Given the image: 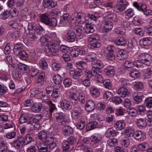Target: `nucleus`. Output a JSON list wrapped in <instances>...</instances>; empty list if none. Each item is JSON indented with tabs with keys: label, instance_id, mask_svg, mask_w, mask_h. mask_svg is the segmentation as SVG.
I'll list each match as a JSON object with an SVG mask.
<instances>
[{
	"label": "nucleus",
	"instance_id": "obj_57",
	"mask_svg": "<svg viewBox=\"0 0 152 152\" xmlns=\"http://www.w3.org/2000/svg\"><path fill=\"white\" fill-rule=\"evenodd\" d=\"M7 88L4 85L0 84V95H2L7 92Z\"/></svg>",
	"mask_w": 152,
	"mask_h": 152
},
{
	"label": "nucleus",
	"instance_id": "obj_27",
	"mask_svg": "<svg viewBox=\"0 0 152 152\" xmlns=\"http://www.w3.org/2000/svg\"><path fill=\"white\" fill-rule=\"evenodd\" d=\"M152 42V39L150 37L144 38L140 41L141 44L144 46H147L150 45Z\"/></svg>",
	"mask_w": 152,
	"mask_h": 152
},
{
	"label": "nucleus",
	"instance_id": "obj_36",
	"mask_svg": "<svg viewBox=\"0 0 152 152\" xmlns=\"http://www.w3.org/2000/svg\"><path fill=\"white\" fill-rule=\"evenodd\" d=\"M27 37L28 39L31 41L35 40L37 38L35 35L34 31H29V33L27 35Z\"/></svg>",
	"mask_w": 152,
	"mask_h": 152
},
{
	"label": "nucleus",
	"instance_id": "obj_31",
	"mask_svg": "<svg viewBox=\"0 0 152 152\" xmlns=\"http://www.w3.org/2000/svg\"><path fill=\"white\" fill-rule=\"evenodd\" d=\"M117 133V132L115 130L109 129L107 130L105 133V135L107 137H114L116 136Z\"/></svg>",
	"mask_w": 152,
	"mask_h": 152
},
{
	"label": "nucleus",
	"instance_id": "obj_62",
	"mask_svg": "<svg viewBox=\"0 0 152 152\" xmlns=\"http://www.w3.org/2000/svg\"><path fill=\"white\" fill-rule=\"evenodd\" d=\"M144 63V62H143V61H142L140 60H139L134 61L133 62V64L135 67L139 68L142 66Z\"/></svg>",
	"mask_w": 152,
	"mask_h": 152
},
{
	"label": "nucleus",
	"instance_id": "obj_48",
	"mask_svg": "<svg viewBox=\"0 0 152 152\" xmlns=\"http://www.w3.org/2000/svg\"><path fill=\"white\" fill-rule=\"evenodd\" d=\"M133 32L137 35L142 37L144 34V32L141 28H136L133 30Z\"/></svg>",
	"mask_w": 152,
	"mask_h": 152
},
{
	"label": "nucleus",
	"instance_id": "obj_47",
	"mask_svg": "<svg viewBox=\"0 0 152 152\" xmlns=\"http://www.w3.org/2000/svg\"><path fill=\"white\" fill-rule=\"evenodd\" d=\"M148 145L147 143L144 142L138 145V149L141 151H146L148 147Z\"/></svg>",
	"mask_w": 152,
	"mask_h": 152
},
{
	"label": "nucleus",
	"instance_id": "obj_44",
	"mask_svg": "<svg viewBox=\"0 0 152 152\" xmlns=\"http://www.w3.org/2000/svg\"><path fill=\"white\" fill-rule=\"evenodd\" d=\"M127 5L126 4H117L115 8L118 12H121L125 10Z\"/></svg>",
	"mask_w": 152,
	"mask_h": 152
},
{
	"label": "nucleus",
	"instance_id": "obj_12",
	"mask_svg": "<svg viewBox=\"0 0 152 152\" xmlns=\"http://www.w3.org/2000/svg\"><path fill=\"white\" fill-rule=\"evenodd\" d=\"M23 46L20 43H17L15 45L13 52L14 54L16 56L19 55L20 53L23 50Z\"/></svg>",
	"mask_w": 152,
	"mask_h": 152
},
{
	"label": "nucleus",
	"instance_id": "obj_42",
	"mask_svg": "<svg viewBox=\"0 0 152 152\" xmlns=\"http://www.w3.org/2000/svg\"><path fill=\"white\" fill-rule=\"evenodd\" d=\"M76 65L78 69L81 70L84 69L86 66V64L83 61L77 62Z\"/></svg>",
	"mask_w": 152,
	"mask_h": 152
},
{
	"label": "nucleus",
	"instance_id": "obj_7",
	"mask_svg": "<svg viewBox=\"0 0 152 152\" xmlns=\"http://www.w3.org/2000/svg\"><path fill=\"white\" fill-rule=\"evenodd\" d=\"M23 140V137H20L17 140H14L12 142V144L16 148L20 149L22 148L23 145H25Z\"/></svg>",
	"mask_w": 152,
	"mask_h": 152
},
{
	"label": "nucleus",
	"instance_id": "obj_59",
	"mask_svg": "<svg viewBox=\"0 0 152 152\" xmlns=\"http://www.w3.org/2000/svg\"><path fill=\"white\" fill-rule=\"evenodd\" d=\"M145 103L146 106L149 108L152 107V98L150 97L145 99Z\"/></svg>",
	"mask_w": 152,
	"mask_h": 152
},
{
	"label": "nucleus",
	"instance_id": "obj_28",
	"mask_svg": "<svg viewBox=\"0 0 152 152\" xmlns=\"http://www.w3.org/2000/svg\"><path fill=\"white\" fill-rule=\"evenodd\" d=\"M38 137L40 140L43 142L48 141L47 140L48 136L47 133L43 131L40 132L38 134Z\"/></svg>",
	"mask_w": 152,
	"mask_h": 152
},
{
	"label": "nucleus",
	"instance_id": "obj_11",
	"mask_svg": "<svg viewBox=\"0 0 152 152\" xmlns=\"http://www.w3.org/2000/svg\"><path fill=\"white\" fill-rule=\"evenodd\" d=\"M134 135V138L137 140L142 141L145 138V134L140 131H135Z\"/></svg>",
	"mask_w": 152,
	"mask_h": 152
},
{
	"label": "nucleus",
	"instance_id": "obj_37",
	"mask_svg": "<svg viewBox=\"0 0 152 152\" xmlns=\"http://www.w3.org/2000/svg\"><path fill=\"white\" fill-rule=\"evenodd\" d=\"M90 92L92 96L95 98L98 97L99 96V92L97 88H91Z\"/></svg>",
	"mask_w": 152,
	"mask_h": 152
},
{
	"label": "nucleus",
	"instance_id": "obj_25",
	"mask_svg": "<svg viewBox=\"0 0 152 152\" xmlns=\"http://www.w3.org/2000/svg\"><path fill=\"white\" fill-rule=\"evenodd\" d=\"M104 71L107 75L112 77L115 74V72L113 67L111 66H107L104 69Z\"/></svg>",
	"mask_w": 152,
	"mask_h": 152
},
{
	"label": "nucleus",
	"instance_id": "obj_29",
	"mask_svg": "<svg viewBox=\"0 0 152 152\" xmlns=\"http://www.w3.org/2000/svg\"><path fill=\"white\" fill-rule=\"evenodd\" d=\"M98 123L96 121H93L88 123L86 126V129L87 131H89L97 127Z\"/></svg>",
	"mask_w": 152,
	"mask_h": 152
},
{
	"label": "nucleus",
	"instance_id": "obj_60",
	"mask_svg": "<svg viewBox=\"0 0 152 152\" xmlns=\"http://www.w3.org/2000/svg\"><path fill=\"white\" fill-rule=\"evenodd\" d=\"M67 70H68V72L69 76L72 73V72H73L75 70L72 64L71 63H67Z\"/></svg>",
	"mask_w": 152,
	"mask_h": 152
},
{
	"label": "nucleus",
	"instance_id": "obj_32",
	"mask_svg": "<svg viewBox=\"0 0 152 152\" xmlns=\"http://www.w3.org/2000/svg\"><path fill=\"white\" fill-rule=\"evenodd\" d=\"M96 55L94 53H91L85 57V59L89 61H91L92 63L93 61L96 59Z\"/></svg>",
	"mask_w": 152,
	"mask_h": 152
},
{
	"label": "nucleus",
	"instance_id": "obj_4",
	"mask_svg": "<svg viewBox=\"0 0 152 152\" xmlns=\"http://www.w3.org/2000/svg\"><path fill=\"white\" fill-rule=\"evenodd\" d=\"M151 58L150 55L146 53H141L138 56V59L144 62V64L146 65H148L150 64L151 60Z\"/></svg>",
	"mask_w": 152,
	"mask_h": 152
},
{
	"label": "nucleus",
	"instance_id": "obj_14",
	"mask_svg": "<svg viewBox=\"0 0 152 152\" xmlns=\"http://www.w3.org/2000/svg\"><path fill=\"white\" fill-rule=\"evenodd\" d=\"M114 42L118 46H124L126 43V39L123 37H117Z\"/></svg>",
	"mask_w": 152,
	"mask_h": 152
},
{
	"label": "nucleus",
	"instance_id": "obj_13",
	"mask_svg": "<svg viewBox=\"0 0 152 152\" xmlns=\"http://www.w3.org/2000/svg\"><path fill=\"white\" fill-rule=\"evenodd\" d=\"M85 108L87 111H91L95 108V104L92 100H88L86 103Z\"/></svg>",
	"mask_w": 152,
	"mask_h": 152
},
{
	"label": "nucleus",
	"instance_id": "obj_52",
	"mask_svg": "<svg viewBox=\"0 0 152 152\" xmlns=\"http://www.w3.org/2000/svg\"><path fill=\"white\" fill-rule=\"evenodd\" d=\"M124 13L126 16V18H129L133 16L134 14V10L132 9H130L125 11Z\"/></svg>",
	"mask_w": 152,
	"mask_h": 152
},
{
	"label": "nucleus",
	"instance_id": "obj_9",
	"mask_svg": "<svg viewBox=\"0 0 152 152\" xmlns=\"http://www.w3.org/2000/svg\"><path fill=\"white\" fill-rule=\"evenodd\" d=\"M105 21L104 26L102 29V32L103 33L109 32L113 28V22L107 19H105Z\"/></svg>",
	"mask_w": 152,
	"mask_h": 152
},
{
	"label": "nucleus",
	"instance_id": "obj_16",
	"mask_svg": "<svg viewBox=\"0 0 152 152\" xmlns=\"http://www.w3.org/2000/svg\"><path fill=\"white\" fill-rule=\"evenodd\" d=\"M132 96L134 100L137 103L141 102L143 97V96L142 95L141 93L137 92H134L132 95Z\"/></svg>",
	"mask_w": 152,
	"mask_h": 152
},
{
	"label": "nucleus",
	"instance_id": "obj_40",
	"mask_svg": "<svg viewBox=\"0 0 152 152\" xmlns=\"http://www.w3.org/2000/svg\"><path fill=\"white\" fill-rule=\"evenodd\" d=\"M54 83L57 85H59L61 82L63 78L59 75H55L53 77Z\"/></svg>",
	"mask_w": 152,
	"mask_h": 152
},
{
	"label": "nucleus",
	"instance_id": "obj_34",
	"mask_svg": "<svg viewBox=\"0 0 152 152\" xmlns=\"http://www.w3.org/2000/svg\"><path fill=\"white\" fill-rule=\"evenodd\" d=\"M39 66L41 68L44 70H46L48 68L47 62L44 58H42L39 61Z\"/></svg>",
	"mask_w": 152,
	"mask_h": 152
},
{
	"label": "nucleus",
	"instance_id": "obj_23",
	"mask_svg": "<svg viewBox=\"0 0 152 152\" xmlns=\"http://www.w3.org/2000/svg\"><path fill=\"white\" fill-rule=\"evenodd\" d=\"M45 54L47 56H50L53 53H56L58 51L57 48H51L49 46H45Z\"/></svg>",
	"mask_w": 152,
	"mask_h": 152
},
{
	"label": "nucleus",
	"instance_id": "obj_54",
	"mask_svg": "<svg viewBox=\"0 0 152 152\" xmlns=\"http://www.w3.org/2000/svg\"><path fill=\"white\" fill-rule=\"evenodd\" d=\"M109 145L111 147H114L118 144V141L115 138L111 139L107 141Z\"/></svg>",
	"mask_w": 152,
	"mask_h": 152
},
{
	"label": "nucleus",
	"instance_id": "obj_43",
	"mask_svg": "<svg viewBox=\"0 0 152 152\" xmlns=\"http://www.w3.org/2000/svg\"><path fill=\"white\" fill-rule=\"evenodd\" d=\"M33 141L32 137L31 135H30L29 134H28L26 136L25 138H24L23 140L24 143L25 145H26L28 144L31 142Z\"/></svg>",
	"mask_w": 152,
	"mask_h": 152
},
{
	"label": "nucleus",
	"instance_id": "obj_64",
	"mask_svg": "<svg viewBox=\"0 0 152 152\" xmlns=\"http://www.w3.org/2000/svg\"><path fill=\"white\" fill-rule=\"evenodd\" d=\"M144 31L146 33L152 36V26H146L144 27Z\"/></svg>",
	"mask_w": 152,
	"mask_h": 152
},
{
	"label": "nucleus",
	"instance_id": "obj_50",
	"mask_svg": "<svg viewBox=\"0 0 152 152\" xmlns=\"http://www.w3.org/2000/svg\"><path fill=\"white\" fill-rule=\"evenodd\" d=\"M79 49L78 48H74L70 51L69 54L71 56L73 57H77L79 55Z\"/></svg>",
	"mask_w": 152,
	"mask_h": 152
},
{
	"label": "nucleus",
	"instance_id": "obj_63",
	"mask_svg": "<svg viewBox=\"0 0 152 152\" xmlns=\"http://www.w3.org/2000/svg\"><path fill=\"white\" fill-rule=\"evenodd\" d=\"M37 25L35 23H29L28 25V29L29 31H32L36 30L37 28Z\"/></svg>",
	"mask_w": 152,
	"mask_h": 152
},
{
	"label": "nucleus",
	"instance_id": "obj_15",
	"mask_svg": "<svg viewBox=\"0 0 152 152\" xmlns=\"http://www.w3.org/2000/svg\"><path fill=\"white\" fill-rule=\"evenodd\" d=\"M44 107L42 104L40 103H36L34 104L32 106L31 110L34 112L38 113L42 110Z\"/></svg>",
	"mask_w": 152,
	"mask_h": 152
},
{
	"label": "nucleus",
	"instance_id": "obj_1",
	"mask_svg": "<svg viewBox=\"0 0 152 152\" xmlns=\"http://www.w3.org/2000/svg\"><path fill=\"white\" fill-rule=\"evenodd\" d=\"M67 29L72 28L75 21L78 23L83 22L85 18V15L82 12L75 13L70 16L67 13Z\"/></svg>",
	"mask_w": 152,
	"mask_h": 152
},
{
	"label": "nucleus",
	"instance_id": "obj_24",
	"mask_svg": "<svg viewBox=\"0 0 152 152\" xmlns=\"http://www.w3.org/2000/svg\"><path fill=\"white\" fill-rule=\"evenodd\" d=\"M37 147L39 152H47L48 148V145L42 142L38 144Z\"/></svg>",
	"mask_w": 152,
	"mask_h": 152
},
{
	"label": "nucleus",
	"instance_id": "obj_20",
	"mask_svg": "<svg viewBox=\"0 0 152 152\" xmlns=\"http://www.w3.org/2000/svg\"><path fill=\"white\" fill-rule=\"evenodd\" d=\"M72 73L69 75V76L75 79H78L79 77L83 74V71L82 70H75L72 72Z\"/></svg>",
	"mask_w": 152,
	"mask_h": 152
},
{
	"label": "nucleus",
	"instance_id": "obj_45",
	"mask_svg": "<svg viewBox=\"0 0 152 152\" xmlns=\"http://www.w3.org/2000/svg\"><path fill=\"white\" fill-rule=\"evenodd\" d=\"M130 72V76L132 77L137 78L140 76L139 72L136 69H132L131 70Z\"/></svg>",
	"mask_w": 152,
	"mask_h": 152
},
{
	"label": "nucleus",
	"instance_id": "obj_21",
	"mask_svg": "<svg viewBox=\"0 0 152 152\" xmlns=\"http://www.w3.org/2000/svg\"><path fill=\"white\" fill-rule=\"evenodd\" d=\"M83 112V110L81 107H76L74 108L72 113V117L77 118L78 116L81 115Z\"/></svg>",
	"mask_w": 152,
	"mask_h": 152
},
{
	"label": "nucleus",
	"instance_id": "obj_10",
	"mask_svg": "<svg viewBox=\"0 0 152 152\" xmlns=\"http://www.w3.org/2000/svg\"><path fill=\"white\" fill-rule=\"evenodd\" d=\"M117 93L121 96L124 98L129 94V92L125 86L119 88L118 90Z\"/></svg>",
	"mask_w": 152,
	"mask_h": 152
},
{
	"label": "nucleus",
	"instance_id": "obj_30",
	"mask_svg": "<svg viewBox=\"0 0 152 152\" xmlns=\"http://www.w3.org/2000/svg\"><path fill=\"white\" fill-rule=\"evenodd\" d=\"M137 126L140 129H142L146 127L147 123L145 120L142 119H138L137 122Z\"/></svg>",
	"mask_w": 152,
	"mask_h": 152
},
{
	"label": "nucleus",
	"instance_id": "obj_33",
	"mask_svg": "<svg viewBox=\"0 0 152 152\" xmlns=\"http://www.w3.org/2000/svg\"><path fill=\"white\" fill-rule=\"evenodd\" d=\"M135 132L134 131V129L130 127L126 128L124 131V133L126 134V135L128 137H134V134Z\"/></svg>",
	"mask_w": 152,
	"mask_h": 152
},
{
	"label": "nucleus",
	"instance_id": "obj_49",
	"mask_svg": "<svg viewBox=\"0 0 152 152\" xmlns=\"http://www.w3.org/2000/svg\"><path fill=\"white\" fill-rule=\"evenodd\" d=\"M54 116L56 121H60L61 119H63L65 118V115L63 113L59 114L56 113L54 114Z\"/></svg>",
	"mask_w": 152,
	"mask_h": 152
},
{
	"label": "nucleus",
	"instance_id": "obj_35",
	"mask_svg": "<svg viewBox=\"0 0 152 152\" xmlns=\"http://www.w3.org/2000/svg\"><path fill=\"white\" fill-rule=\"evenodd\" d=\"M105 19L110 20L113 22H115L117 20L116 15L114 13H110L106 15Z\"/></svg>",
	"mask_w": 152,
	"mask_h": 152
},
{
	"label": "nucleus",
	"instance_id": "obj_61",
	"mask_svg": "<svg viewBox=\"0 0 152 152\" xmlns=\"http://www.w3.org/2000/svg\"><path fill=\"white\" fill-rule=\"evenodd\" d=\"M13 77L16 80L19 79L21 76V75L18 71H13L12 73Z\"/></svg>",
	"mask_w": 152,
	"mask_h": 152
},
{
	"label": "nucleus",
	"instance_id": "obj_46",
	"mask_svg": "<svg viewBox=\"0 0 152 152\" xmlns=\"http://www.w3.org/2000/svg\"><path fill=\"white\" fill-rule=\"evenodd\" d=\"M59 45V43L56 40H51L49 41L48 46H49L51 48L52 47L55 48L57 46Z\"/></svg>",
	"mask_w": 152,
	"mask_h": 152
},
{
	"label": "nucleus",
	"instance_id": "obj_56",
	"mask_svg": "<svg viewBox=\"0 0 152 152\" xmlns=\"http://www.w3.org/2000/svg\"><path fill=\"white\" fill-rule=\"evenodd\" d=\"M134 88L137 90H140L143 88L142 84L140 82H135L134 83Z\"/></svg>",
	"mask_w": 152,
	"mask_h": 152
},
{
	"label": "nucleus",
	"instance_id": "obj_51",
	"mask_svg": "<svg viewBox=\"0 0 152 152\" xmlns=\"http://www.w3.org/2000/svg\"><path fill=\"white\" fill-rule=\"evenodd\" d=\"M66 14H64L60 18V23L61 26H66Z\"/></svg>",
	"mask_w": 152,
	"mask_h": 152
},
{
	"label": "nucleus",
	"instance_id": "obj_6",
	"mask_svg": "<svg viewBox=\"0 0 152 152\" xmlns=\"http://www.w3.org/2000/svg\"><path fill=\"white\" fill-rule=\"evenodd\" d=\"M95 25L93 23H86L85 27H84V31L86 33L88 34L92 33L94 31V27Z\"/></svg>",
	"mask_w": 152,
	"mask_h": 152
},
{
	"label": "nucleus",
	"instance_id": "obj_5",
	"mask_svg": "<svg viewBox=\"0 0 152 152\" xmlns=\"http://www.w3.org/2000/svg\"><path fill=\"white\" fill-rule=\"evenodd\" d=\"M57 3L53 0H43V5L45 8L51 9L56 6Z\"/></svg>",
	"mask_w": 152,
	"mask_h": 152
},
{
	"label": "nucleus",
	"instance_id": "obj_2",
	"mask_svg": "<svg viewBox=\"0 0 152 152\" xmlns=\"http://www.w3.org/2000/svg\"><path fill=\"white\" fill-rule=\"evenodd\" d=\"M49 15L48 13L41 14L40 15V20L41 22L48 26L53 27L56 26L57 20L56 18H49Z\"/></svg>",
	"mask_w": 152,
	"mask_h": 152
},
{
	"label": "nucleus",
	"instance_id": "obj_22",
	"mask_svg": "<svg viewBox=\"0 0 152 152\" xmlns=\"http://www.w3.org/2000/svg\"><path fill=\"white\" fill-rule=\"evenodd\" d=\"M102 139V136L101 134H95L90 137V140L91 142L95 143L100 142Z\"/></svg>",
	"mask_w": 152,
	"mask_h": 152
},
{
	"label": "nucleus",
	"instance_id": "obj_8",
	"mask_svg": "<svg viewBox=\"0 0 152 152\" xmlns=\"http://www.w3.org/2000/svg\"><path fill=\"white\" fill-rule=\"evenodd\" d=\"M116 56L118 60H123L127 58L128 53L126 50L121 49L118 51Z\"/></svg>",
	"mask_w": 152,
	"mask_h": 152
},
{
	"label": "nucleus",
	"instance_id": "obj_18",
	"mask_svg": "<svg viewBox=\"0 0 152 152\" xmlns=\"http://www.w3.org/2000/svg\"><path fill=\"white\" fill-rule=\"evenodd\" d=\"M73 30L75 31V34L78 36H80L82 34L83 30H84V27L82 25H75L73 28Z\"/></svg>",
	"mask_w": 152,
	"mask_h": 152
},
{
	"label": "nucleus",
	"instance_id": "obj_38",
	"mask_svg": "<svg viewBox=\"0 0 152 152\" xmlns=\"http://www.w3.org/2000/svg\"><path fill=\"white\" fill-rule=\"evenodd\" d=\"M127 112L129 116L132 117H135L137 114V110L134 108L127 109Z\"/></svg>",
	"mask_w": 152,
	"mask_h": 152
},
{
	"label": "nucleus",
	"instance_id": "obj_41",
	"mask_svg": "<svg viewBox=\"0 0 152 152\" xmlns=\"http://www.w3.org/2000/svg\"><path fill=\"white\" fill-rule=\"evenodd\" d=\"M116 129L117 130H121L125 128V124L124 122L121 121H117L115 124Z\"/></svg>",
	"mask_w": 152,
	"mask_h": 152
},
{
	"label": "nucleus",
	"instance_id": "obj_26",
	"mask_svg": "<svg viewBox=\"0 0 152 152\" xmlns=\"http://www.w3.org/2000/svg\"><path fill=\"white\" fill-rule=\"evenodd\" d=\"M47 102L49 107L46 109L45 110L48 112V113L51 114L53 111L56 109V107L51 101H48Z\"/></svg>",
	"mask_w": 152,
	"mask_h": 152
},
{
	"label": "nucleus",
	"instance_id": "obj_58",
	"mask_svg": "<svg viewBox=\"0 0 152 152\" xmlns=\"http://www.w3.org/2000/svg\"><path fill=\"white\" fill-rule=\"evenodd\" d=\"M1 16L3 17L2 18L4 20H6L8 17H10L11 18V15L10 11L6 10L3 12L1 14Z\"/></svg>",
	"mask_w": 152,
	"mask_h": 152
},
{
	"label": "nucleus",
	"instance_id": "obj_19",
	"mask_svg": "<svg viewBox=\"0 0 152 152\" xmlns=\"http://www.w3.org/2000/svg\"><path fill=\"white\" fill-rule=\"evenodd\" d=\"M75 32L72 30H69L67 32V39L69 42H73L75 41Z\"/></svg>",
	"mask_w": 152,
	"mask_h": 152
},
{
	"label": "nucleus",
	"instance_id": "obj_17",
	"mask_svg": "<svg viewBox=\"0 0 152 152\" xmlns=\"http://www.w3.org/2000/svg\"><path fill=\"white\" fill-rule=\"evenodd\" d=\"M14 66L16 68L18 67L19 69L22 71L23 73H28L29 72L28 66L22 63H19L17 65L15 64Z\"/></svg>",
	"mask_w": 152,
	"mask_h": 152
},
{
	"label": "nucleus",
	"instance_id": "obj_3",
	"mask_svg": "<svg viewBox=\"0 0 152 152\" xmlns=\"http://www.w3.org/2000/svg\"><path fill=\"white\" fill-rule=\"evenodd\" d=\"M133 6L136 8L139 11L142 12L144 14L147 16L152 15V11L147 9L145 4H142L140 6L136 2H134L133 4Z\"/></svg>",
	"mask_w": 152,
	"mask_h": 152
},
{
	"label": "nucleus",
	"instance_id": "obj_53",
	"mask_svg": "<svg viewBox=\"0 0 152 152\" xmlns=\"http://www.w3.org/2000/svg\"><path fill=\"white\" fill-rule=\"evenodd\" d=\"M92 63L93 66H95L96 67L99 68V69H101L103 67V65L102 62L99 60H97L96 59L94 61H93Z\"/></svg>",
	"mask_w": 152,
	"mask_h": 152
},
{
	"label": "nucleus",
	"instance_id": "obj_39",
	"mask_svg": "<svg viewBox=\"0 0 152 152\" xmlns=\"http://www.w3.org/2000/svg\"><path fill=\"white\" fill-rule=\"evenodd\" d=\"M99 39V36L96 34H94L91 35L88 38V41L89 42H96Z\"/></svg>",
	"mask_w": 152,
	"mask_h": 152
},
{
	"label": "nucleus",
	"instance_id": "obj_55",
	"mask_svg": "<svg viewBox=\"0 0 152 152\" xmlns=\"http://www.w3.org/2000/svg\"><path fill=\"white\" fill-rule=\"evenodd\" d=\"M124 65L125 69H127L128 70H130L129 69H131L134 65L133 62L131 61H126L124 63Z\"/></svg>",
	"mask_w": 152,
	"mask_h": 152
}]
</instances>
